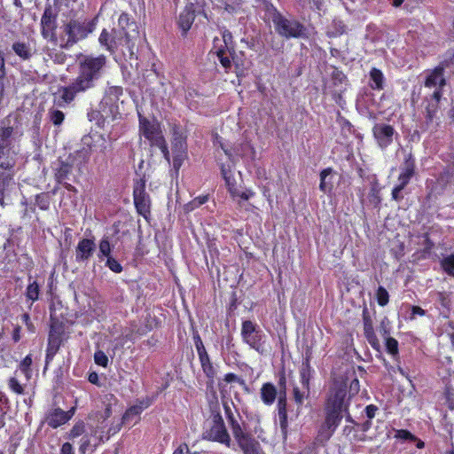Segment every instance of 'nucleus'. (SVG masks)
Masks as SVG:
<instances>
[{
    "mask_svg": "<svg viewBox=\"0 0 454 454\" xmlns=\"http://www.w3.org/2000/svg\"><path fill=\"white\" fill-rule=\"evenodd\" d=\"M76 76L67 85H60L52 94L54 106L66 108L74 105L79 95L97 87L107 69V58L104 54L80 53L76 58Z\"/></svg>",
    "mask_w": 454,
    "mask_h": 454,
    "instance_id": "obj_1",
    "label": "nucleus"
},
{
    "mask_svg": "<svg viewBox=\"0 0 454 454\" xmlns=\"http://www.w3.org/2000/svg\"><path fill=\"white\" fill-rule=\"evenodd\" d=\"M341 396L339 380H334L326 396L324 411L325 419L318 429V437L328 441L333 435L342 420Z\"/></svg>",
    "mask_w": 454,
    "mask_h": 454,
    "instance_id": "obj_2",
    "label": "nucleus"
},
{
    "mask_svg": "<svg viewBox=\"0 0 454 454\" xmlns=\"http://www.w3.org/2000/svg\"><path fill=\"white\" fill-rule=\"evenodd\" d=\"M98 18H73L61 25L58 36L61 49L68 50L77 43L85 40L96 29Z\"/></svg>",
    "mask_w": 454,
    "mask_h": 454,
    "instance_id": "obj_3",
    "label": "nucleus"
},
{
    "mask_svg": "<svg viewBox=\"0 0 454 454\" xmlns=\"http://www.w3.org/2000/svg\"><path fill=\"white\" fill-rule=\"evenodd\" d=\"M121 30H110L103 28L99 36L98 43L102 48L110 54L121 53L125 55L127 52L133 54L135 47L134 41L130 37L123 35Z\"/></svg>",
    "mask_w": 454,
    "mask_h": 454,
    "instance_id": "obj_4",
    "label": "nucleus"
},
{
    "mask_svg": "<svg viewBox=\"0 0 454 454\" xmlns=\"http://www.w3.org/2000/svg\"><path fill=\"white\" fill-rule=\"evenodd\" d=\"M139 132L149 141L151 147H157L160 150L165 159L169 160V151L162 133L160 122L151 121L142 114H138Z\"/></svg>",
    "mask_w": 454,
    "mask_h": 454,
    "instance_id": "obj_5",
    "label": "nucleus"
},
{
    "mask_svg": "<svg viewBox=\"0 0 454 454\" xmlns=\"http://www.w3.org/2000/svg\"><path fill=\"white\" fill-rule=\"evenodd\" d=\"M272 10V22L276 32L285 38H300L305 36L306 28L302 23L296 20H289L282 15L273 4H270Z\"/></svg>",
    "mask_w": 454,
    "mask_h": 454,
    "instance_id": "obj_6",
    "label": "nucleus"
},
{
    "mask_svg": "<svg viewBox=\"0 0 454 454\" xmlns=\"http://www.w3.org/2000/svg\"><path fill=\"white\" fill-rule=\"evenodd\" d=\"M202 438L210 442H219L228 448L231 447V439L219 411V407H217L216 411H212L211 425L209 428L203 432Z\"/></svg>",
    "mask_w": 454,
    "mask_h": 454,
    "instance_id": "obj_7",
    "label": "nucleus"
},
{
    "mask_svg": "<svg viewBox=\"0 0 454 454\" xmlns=\"http://www.w3.org/2000/svg\"><path fill=\"white\" fill-rule=\"evenodd\" d=\"M192 339L201 370L207 379V387H213L215 379L217 375V366L213 363L209 354L207 353L200 335L198 333H195L192 335Z\"/></svg>",
    "mask_w": 454,
    "mask_h": 454,
    "instance_id": "obj_8",
    "label": "nucleus"
},
{
    "mask_svg": "<svg viewBox=\"0 0 454 454\" xmlns=\"http://www.w3.org/2000/svg\"><path fill=\"white\" fill-rule=\"evenodd\" d=\"M240 335L243 342L251 348L254 349L259 354L264 353L266 336L255 322L244 320L241 324Z\"/></svg>",
    "mask_w": 454,
    "mask_h": 454,
    "instance_id": "obj_9",
    "label": "nucleus"
},
{
    "mask_svg": "<svg viewBox=\"0 0 454 454\" xmlns=\"http://www.w3.org/2000/svg\"><path fill=\"white\" fill-rule=\"evenodd\" d=\"M65 325L58 319L51 320L50 331L47 340V348L45 354V363H51L65 340Z\"/></svg>",
    "mask_w": 454,
    "mask_h": 454,
    "instance_id": "obj_10",
    "label": "nucleus"
},
{
    "mask_svg": "<svg viewBox=\"0 0 454 454\" xmlns=\"http://www.w3.org/2000/svg\"><path fill=\"white\" fill-rule=\"evenodd\" d=\"M145 177L134 180L133 201L137 214L147 220L151 216L152 200L149 193L145 191Z\"/></svg>",
    "mask_w": 454,
    "mask_h": 454,
    "instance_id": "obj_11",
    "label": "nucleus"
},
{
    "mask_svg": "<svg viewBox=\"0 0 454 454\" xmlns=\"http://www.w3.org/2000/svg\"><path fill=\"white\" fill-rule=\"evenodd\" d=\"M73 170V163L59 159L57 166L53 168L54 180L58 185L63 186L68 192L77 193L78 190L69 182L76 180Z\"/></svg>",
    "mask_w": 454,
    "mask_h": 454,
    "instance_id": "obj_12",
    "label": "nucleus"
},
{
    "mask_svg": "<svg viewBox=\"0 0 454 454\" xmlns=\"http://www.w3.org/2000/svg\"><path fill=\"white\" fill-rule=\"evenodd\" d=\"M58 14L59 11L51 4L45 5L40 22L41 35L44 39L58 42L56 35Z\"/></svg>",
    "mask_w": 454,
    "mask_h": 454,
    "instance_id": "obj_13",
    "label": "nucleus"
},
{
    "mask_svg": "<svg viewBox=\"0 0 454 454\" xmlns=\"http://www.w3.org/2000/svg\"><path fill=\"white\" fill-rule=\"evenodd\" d=\"M200 11V6L197 3L189 2L185 4L176 20V24L178 28L181 30L182 36H186L195 20L197 13H199Z\"/></svg>",
    "mask_w": 454,
    "mask_h": 454,
    "instance_id": "obj_14",
    "label": "nucleus"
},
{
    "mask_svg": "<svg viewBox=\"0 0 454 454\" xmlns=\"http://www.w3.org/2000/svg\"><path fill=\"white\" fill-rule=\"evenodd\" d=\"M123 96V88L121 86H109L106 89L103 98L100 102V107L103 111L108 108L109 114L114 115L118 113V104Z\"/></svg>",
    "mask_w": 454,
    "mask_h": 454,
    "instance_id": "obj_15",
    "label": "nucleus"
},
{
    "mask_svg": "<svg viewBox=\"0 0 454 454\" xmlns=\"http://www.w3.org/2000/svg\"><path fill=\"white\" fill-rule=\"evenodd\" d=\"M372 135L377 145L381 149H386L393 144L394 136L397 135L394 127L387 123H376L372 127Z\"/></svg>",
    "mask_w": 454,
    "mask_h": 454,
    "instance_id": "obj_16",
    "label": "nucleus"
},
{
    "mask_svg": "<svg viewBox=\"0 0 454 454\" xmlns=\"http://www.w3.org/2000/svg\"><path fill=\"white\" fill-rule=\"evenodd\" d=\"M96 247L94 238L80 239L75 247V262L78 263L88 262L96 251Z\"/></svg>",
    "mask_w": 454,
    "mask_h": 454,
    "instance_id": "obj_17",
    "label": "nucleus"
},
{
    "mask_svg": "<svg viewBox=\"0 0 454 454\" xmlns=\"http://www.w3.org/2000/svg\"><path fill=\"white\" fill-rule=\"evenodd\" d=\"M416 173L415 159L411 153L405 155L401 172L398 176V184L406 187Z\"/></svg>",
    "mask_w": 454,
    "mask_h": 454,
    "instance_id": "obj_18",
    "label": "nucleus"
},
{
    "mask_svg": "<svg viewBox=\"0 0 454 454\" xmlns=\"http://www.w3.org/2000/svg\"><path fill=\"white\" fill-rule=\"evenodd\" d=\"M363 325H364V335L368 341V343L371 345V347L376 350H380V342L379 339L376 336V333L374 332L373 323L372 319L368 312V309L366 308L363 310Z\"/></svg>",
    "mask_w": 454,
    "mask_h": 454,
    "instance_id": "obj_19",
    "label": "nucleus"
},
{
    "mask_svg": "<svg viewBox=\"0 0 454 454\" xmlns=\"http://www.w3.org/2000/svg\"><path fill=\"white\" fill-rule=\"evenodd\" d=\"M115 30H121V34L125 36H129L132 41L138 35V27L136 21L130 17L129 14L122 12L118 19L117 27H114Z\"/></svg>",
    "mask_w": 454,
    "mask_h": 454,
    "instance_id": "obj_20",
    "label": "nucleus"
},
{
    "mask_svg": "<svg viewBox=\"0 0 454 454\" xmlns=\"http://www.w3.org/2000/svg\"><path fill=\"white\" fill-rule=\"evenodd\" d=\"M243 454H264L260 442L250 434H247L236 440Z\"/></svg>",
    "mask_w": 454,
    "mask_h": 454,
    "instance_id": "obj_21",
    "label": "nucleus"
},
{
    "mask_svg": "<svg viewBox=\"0 0 454 454\" xmlns=\"http://www.w3.org/2000/svg\"><path fill=\"white\" fill-rule=\"evenodd\" d=\"M277 411L279 421V427L284 439H286L288 434V418H287V401L286 394L284 391L278 395Z\"/></svg>",
    "mask_w": 454,
    "mask_h": 454,
    "instance_id": "obj_22",
    "label": "nucleus"
},
{
    "mask_svg": "<svg viewBox=\"0 0 454 454\" xmlns=\"http://www.w3.org/2000/svg\"><path fill=\"white\" fill-rule=\"evenodd\" d=\"M424 85L426 88H440L446 85V79L444 78V66L438 65L431 70L426 76Z\"/></svg>",
    "mask_w": 454,
    "mask_h": 454,
    "instance_id": "obj_23",
    "label": "nucleus"
},
{
    "mask_svg": "<svg viewBox=\"0 0 454 454\" xmlns=\"http://www.w3.org/2000/svg\"><path fill=\"white\" fill-rule=\"evenodd\" d=\"M74 415V409L65 411L60 408H56L46 417V422L51 428H58L66 424Z\"/></svg>",
    "mask_w": 454,
    "mask_h": 454,
    "instance_id": "obj_24",
    "label": "nucleus"
},
{
    "mask_svg": "<svg viewBox=\"0 0 454 454\" xmlns=\"http://www.w3.org/2000/svg\"><path fill=\"white\" fill-rule=\"evenodd\" d=\"M311 351L307 349L300 369V381L303 387L309 390V381L312 376L313 369L310 365Z\"/></svg>",
    "mask_w": 454,
    "mask_h": 454,
    "instance_id": "obj_25",
    "label": "nucleus"
},
{
    "mask_svg": "<svg viewBox=\"0 0 454 454\" xmlns=\"http://www.w3.org/2000/svg\"><path fill=\"white\" fill-rule=\"evenodd\" d=\"M12 50L22 61L30 60L35 53V49H34L28 42H14L12 45Z\"/></svg>",
    "mask_w": 454,
    "mask_h": 454,
    "instance_id": "obj_26",
    "label": "nucleus"
},
{
    "mask_svg": "<svg viewBox=\"0 0 454 454\" xmlns=\"http://www.w3.org/2000/svg\"><path fill=\"white\" fill-rule=\"evenodd\" d=\"M333 169L325 168L320 171L319 190L325 194H331L334 187Z\"/></svg>",
    "mask_w": 454,
    "mask_h": 454,
    "instance_id": "obj_27",
    "label": "nucleus"
},
{
    "mask_svg": "<svg viewBox=\"0 0 454 454\" xmlns=\"http://www.w3.org/2000/svg\"><path fill=\"white\" fill-rule=\"evenodd\" d=\"M339 387L340 388V396H341V402H342V407H341V413H342V419L345 418V420L348 423L356 424L355 420L353 419L350 412H349V398H347V388L348 385L346 381L343 380H339Z\"/></svg>",
    "mask_w": 454,
    "mask_h": 454,
    "instance_id": "obj_28",
    "label": "nucleus"
},
{
    "mask_svg": "<svg viewBox=\"0 0 454 454\" xmlns=\"http://www.w3.org/2000/svg\"><path fill=\"white\" fill-rule=\"evenodd\" d=\"M27 280L28 285L26 287L24 295L26 301L30 302V305H33V303L37 301L40 298L41 286L35 279H33L31 275H28Z\"/></svg>",
    "mask_w": 454,
    "mask_h": 454,
    "instance_id": "obj_29",
    "label": "nucleus"
},
{
    "mask_svg": "<svg viewBox=\"0 0 454 454\" xmlns=\"http://www.w3.org/2000/svg\"><path fill=\"white\" fill-rule=\"evenodd\" d=\"M260 395L262 402L265 405H271L274 403L277 398L278 389L273 383L265 382L262 385L260 389Z\"/></svg>",
    "mask_w": 454,
    "mask_h": 454,
    "instance_id": "obj_30",
    "label": "nucleus"
},
{
    "mask_svg": "<svg viewBox=\"0 0 454 454\" xmlns=\"http://www.w3.org/2000/svg\"><path fill=\"white\" fill-rule=\"evenodd\" d=\"M51 196L49 192H43L35 196V204L29 207L32 213L35 212L36 207L43 211H48L51 207Z\"/></svg>",
    "mask_w": 454,
    "mask_h": 454,
    "instance_id": "obj_31",
    "label": "nucleus"
},
{
    "mask_svg": "<svg viewBox=\"0 0 454 454\" xmlns=\"http://www.w3.org/2000/svg\"><path fill=\"white\" fill-rule=\"evenodd\" d=\"M233 165L228 163H221L220 169L221 175L223 178L229 192H233L235 190L236 180L232 172Z\"/></svg>",
    "mask_w": 454,
    "mask_h": 454,
    "instance_id": "obj_32",
    "label": "nucleus"
},
{
    "mask_svg": "<svg viewBox=\"0 0 454 454\" xmlns=\"http://www.w3.org/2000/svg\"><path fill=\"white\" fill-rule=\"evenodd\" d=\"M369 86L373 90H382L384 89L385 77L382 71L377 67H372L370 72Z\"/></svg>",
    "mask_w": 454,
    "mask_h": 454,
    "instance_id": "obj_33",
    "label": "nucleus"
},
{
    "mask_svg": "<svg viewBox=\"0 0 454 454\" xmlns=\"http://www.w3.org/2000/svg\"><path fill=\"white\" fill-rule=\"evenodd\" d=\"M442 89L443 87L435 88L434 91L431 95L432 102L429 103L426 107L427 118L430 120L433 119L434 115L436 114L438 110L439 103L442 97Z\"/></svg>",
    "mask_w": 454,
    "mask_h": 454,
    "instance_id": "obj_34",
    "label": "nucleus"
},
{
    "mask_svg": "<svg viewBox=\"0 0 454 454\" xmlns=\"http://www.w3.org/2000/svg\"><path fill=\"white\" fill-rule=\"evenodd\" d=\"M240 420L241 417L238 411H236V415L230 416V419H227L235 441L239 437L248 434V432H246L242 427Z\"/></svg>",
    "mask_w": 454,
    "mask_h": 454,
    "instance_id": "obj_35",
    "label": "nucleus"
},
{
    "mask_svg": "<svg viewBox=\"0 0 454 454\" xmlns=\"http://www.w3.org/2000/svg\"><path fill=\"white\" fill-rule=\"evenodd\" d=\"M222 37L223 41V44L218 47V49H224L228 51L229 55L234 58L237 57L236 50H235V44L233 42V36L231 31L228 29H225L222 33Z\"/></svg>",
    "mask_w": 454,
    "mask_h": 454,
    "instance_id": "obj_36",
    "label": "nucleus"
},
{
    "mask_svg": "<svg viewBox=\"0 0 454 454\" xmlns=\"http://www.w3.org/2000/svg\"><path fill=\"white\" fill-rule=\"evenodd\" d=\"M10 145V143L0 142V168L3 169H10L13 167L8 160Z\"/></svg>",
    "mask_w": 454,
    "mask_h": 454,
    "instance_id": "obj_37",
    "label": "nucleus"
},
{
    "mask_svg": "<svg viewBox=\"0 0 454 454\" xmlns=\"http://www.w3.org/2000/svg\"><path fill=\"white\" fill-rule=\"evenodd\" d=\"M228 52L227 50L224 49H216L215 55L217 56L221 66L224 68L225 73H229V70L231 68L232 62L235 63L236 66L238 64L235 62V59H233L232 57L230 55L226 56V53Z\"/></svg>",
    "mask_w": 454,
    "mask_h": 454,
    "instance_id": "obj_38",
    "label": "nucleus"
},
{
    "mask_svg": "<svg viewBox=\"0 0 454 454\" xmlns=\"http://www.w3.org/2000/svg\"><path fill=\"white\" fill-rule=\"evenodd\" d=\"M12 182V176L10 174L0 172V205L5 206L4 196L5 192Z\"/></svg>",
    "mask_w": 454,
    "mask_h": 454,
    "instance_id": "obj_39",
    "label": "nucleus"
},
{
    "mask_svg": "<svg viewBox=\"0 0 454 454\" xmlns=\"http://www.w3.org/2000/svg\"><path fill=\"white\" fill-rule=\"evenodd\" d=\"M112 247L108 237H103L98 244V257L99 261H103L105 257L111 256Z\"/></svg>",
    "mask_w": 454,
    "mask_h": 454,
    "instance_id": "obj_40",
    "label": "nucleus"
},
{
    "mask_svg": "<svg viewBox=\"0 0 454 454\" xmlns=\"http://www.w3.org/2000/svg\"><path fill=\"white\" fill-rule=\"evenodd\" d=\"M6 259L7 262L0 261V274L4 277L15 270V254L9 255L4 260Z\"/></svg>",
    "mask_w": 454,
    "mask_h": 454,
    "instance_id": "obj_41",
    "label": "nucleus"
},
{
    "mask_svg": "<svg viewBox=\"0 0 454 454\" xmlns=\"http://www.w3.org/2000/svg\"><path fill=\"white\" fill-rule=\"evenodd\" d=\"M332 30L327 32L329 37H337L346 33L347 26L340 20H333L332 22Z\"/></svg>",
    "mask_w": 454,
    "mask_h": 454,
    "instance_id": "obj_42",
    "label": "nucleus"
},
{
    "mask_svg": "<svg viewBox=\"0 0 454 454\" xmlns=\"http://www.w3.org/2000/svg\"><path fill=\"white\" fill-rule=\"evenodd\" d=\"M380 190L379 181L375 179L371 184L369 192L370 200L375 206H379L381 203Z\"/></svg>",
    "mask_w": 454,
    "mask_h": 454,
    "instance_id": "obj_43",
    "label": "nucleus"
},
{
    "mask_svg": "<svg viewBox=\"0 0 454 454\" xmlns=\"http://www.w3.org/2000/svg\"><path fill=\"white\" fill-rule=\"evenodd\" d=\"M50 121L55 126H60L65 120V114L59 109L50 108L48 112Z\"/></svg>",
    "mask_w": 454,
    "mask_h": 454,
    "instance_id": "obj_44",
    "label": "nucleus"
},
{
    "mask_svg": "<svg viewBox=\"0 0 454 454\" xmlns=\"http://www.w3.org/2000/svg\"><path fill=\"white\" fill-rule=\"evenodd\" d=\"M32 363H33L32 355L28 354L21 360V362L19 364V369L26 376L27 379H30V377H31Z\"/></svg>",
    "mask_w": 454,
    "mask_h": 454,
    "instance_id": "obj_45",
    "label": "nucleus"
},
{
    "mask_svg": "<svg viewBox=\"0 0 454 454\" xmlns=\"http://www.w3.org/2000/svg\"><path fill=\"white\" fill-rule=\"evenodd\" d=\"M331 80H332L333 85L337 87L339 85L347 83L348 77L341 70H340L338 67H334L333 70L331 74Z\"/></svg>",
    "mask_w": 454,
    "mask_h": 454,
    "instance_id": "obj_46",
    "label": "nucleus"
},
{
    "mask_svg": "<svg viewBox=\"0 0 454 454\" xmlns=\"http://www.w3.org/2000/svg\"><path fill=\"white\" fill-rule=\"evenodd\" d=\"M398 341L393 337H386L385 340V347L386 351L392 356L393 357H395L399 355V348H398Z\"/></svg>",
    "mask_w": 454,
    "mask_h": 454,
    "instance_id": "obj_47",
    "label": "nucleus"
},
{
    "mask_svg": "<svg viewBox=\"0 0 454 454\" xmlns=\"http://www.w3.org/2000/svg\"><path fill=\"white\" fill-rule=\"evenodd\" d=\"M376 300L380 307H385L389 301V294L387 289L380 286L376 291Z\"/></svg>",
    "mask_w": 454,
    "mask_h": 454,
    "instance_id": "obj_48",
    "label": "nucleus"
},
{
    "mask_svg": "<svg viewBox=\"0 0 454 454\" xmlns=\"http://www.w3.org/2000/svg\"><path fill=\"white\" fill-rule=\"evenodd\" d=\"M208 200V197L207 195L198 196L193 199L192 201L185 205V208L188 211L194 210L195 208L200 207L205 204Z\"/></svg>",
    "mask_w": 454,
    "mask_h": 454,
    "instance_id": "obj_49",
    "label": "nucleus"
},
{
    "mask_svg": "<svg viewBox=\"0 0 454 454\" xmlns=\"http://www.w3.org/2000/svg\"><path fill=\"white\" fill-rule=\"evenodd\" d=\"M233 192H230L231 196L233 198V199H236V198H240L241 200H250L252 197L254 196V192H253L252 190H246L244 192H239L237 188V185H235V190L232 191Z\"/></svg>",
    "mask_w": 454,
    "mask_h": 454,
    "instance_id": "obj_50",
    "label": "nucleus"
},
{
    "mask_svg": "<svg viewBox=\"0 0 454 454\" xmlns=\"http://www.w3.org/2000/svg\"><path fill=\"white\" fill-rule=\"evenodd\" d=\"M87 118L90 121H95L98 125H100L105 121L101 111L92 108L88 111Z\"/></svg>",
    "mask_w": 454,
    "mask_h": 454,
    "instance_id": "obj_51",
    "label": "nucleus"
},
{
    "mask_svg": "<svg viewBox=\"0 0 454 454\" xmlns=\"http://www.w3.org/2000/svg\"><path fill=\"white\" fill-rule=\"evenodd\" d=\"M423 239H424V241H423L422 253L424 255H429V254H431V253L434 247V243L430 239L429 233H427V232L423 235Z\"/></svg>",
    "mask_w": 454,
    "mask_h": 454,
    "instance_id": "obj_52",
    "label": "nucleus"
},
{
    "mask_svg": "<svg viewBox=\"0 0 454 454\" xmlns=\"http://www.w3.org/2000/svg\"><path fill=\"white\" fill-rule=\"evenodd\" d=\"M106 266L114 273H121L123 270L121 264L113 256L106 258Z\"/></svg>",
    "mask_w": 454,
    "mask_h": 454,
    "instance_id": "obj_53",
    "label": "nucleus"
},
{
    "mask_svg": "<svg viewBox=\"0 0 454 454\" xmlns=\"http://www.w3.org/2000/svg\"><path fill=\"white\" fill-rule=\"evenodd\" d=\"M442 267L446 273L451 275L454 271V254L448 255L442 261Z\"/></svg>",
    "mask_w": 454,
    "mask_h": 454,
    "instance_id": "obj_54",
    "label": "nucleus"
},
{
    "mask_svg": "<svg viewBox=\"0 0 454 454\" xmlns=\"http://www.w3.org/2000/svg\"><path fill=\"white\" fill-rule=\"evenodd\" d=\"M94 361L99 366L106 368L109 363L107 356L102 350H97L94 354Z\"/></svg>",
    "mask_w": 454,
    "mask_h": 454,
    "instance_id": "obj_55",
    "label": "nucleus"
},
{
    "mask_svg": "<svg viewBox=\"0 0 454 454\" xmlns=\"http://www.w3.org/2000/svg\"><path fill=\"white\" fill-rule=\"evenodd\" d=\"M395 438L403 441H414L417 440V436L411 434L407 429H397L395 430Z\"/></svg>",
    "mask_w": 454,
    "mask_h": 454,
    "instance_id": "obj_56",
    "label": "nucleus"
},
{
    "mask_svg": "<svg viewBox=\"0 0 454 454\" xmlns=\"http://www.w3.org/2000/svg\"><path fill=\"white\" fill-rule=\"evenodd\" d=\"M8 386L10 389L18 395H22L24 393V388L20 383V381L15 377H11L8 380Z\"/></svg>",
    "mask_w": 454,
    "mask_h": 454,
    "instance_id": "obj_57",
    "label": "nucleus"
},
{
    "mask_svg": "<svg viewBox=\"0 0 454 454\" xmlns=\"http://www.w3.org/2000/svg\"><path fill=\"white\" fill-rule=\"evenodd\" d=\"M13 130L14 129L12 126L2 127L0 129V142L10 143L8 140L12 136Z\"/></svg>",
    "mask_w": 454,
    "mask_h": 454,
    "instance_id": "obj_58",
    "label": "nucleus"
},
{
    "mask_svg": "<svg viewBox=\"0 0 454 454\" xmlns=\"http://www.w3.org/2000/svg\"><path fill=\"white\" fill-rule=\"evenodd\" d=\"M223 380L226 383H238L239 385L245 384V380L233 372L226 373Z\"/></svg>",
    "mask_w": 454,
    "mask_h": 454,
    "instance_id": "obj_59",
    "label": "nucleus"
},
{
    "mask_svg": "<svg viewBox=\"0 0 454 454\" xmlns=\"http://www.w3.org/2000/svg\"><path fill=\"white\" fill-rule=\"evenodd\" d=\"M405 187L402 186V185H399V184H396L393 190H392V192H391V197H392V200H395V201H401L403 200V196L401 194L402 191L404 189Z\"/></svg>",
    "mask_w": 454,
    "mask_h": 454,
    "instance_id": "obj_60",
    "label": "nucleus"
},
{
    "mask_svg": "<svg viewBox=\"0 0 454 454\" xmlns=\"http://www.w3.org/2000/svg\"><path fill=\"white\" fill-rule=\"evenodd\" d=\"M21 321L24 323V325H26L28 332H30V333L35 332V327L34 324L32 323L30 315L28 313H24L21 315Z\"/></svg>",
    "mask_w": 454,
    "mask_h": 454,
    "instance_id": "obj_61",
    "label": "nucleus"
},
{
    "mask_svg": "<svg viewBox=\"0 0 454 454\" xmlns=\"http://www.w3.org/2000/svg\"><path fill=\"white\" fill-rule=\"evenodd\" d=\"M294 400L298 405H302L304 401V394L299 389L298 387H294L293 389Z\"/></svg>",
    "mask_w": 454,
    "mask_h": 454,
    "instance_id": "obj_62",
    "label": "nucleus"
},
{
    "mask_svg": "<svg viewBox=\"0 0 454 454\" xmlns=\"http://www.w3.org/2000/svg\"><path fill=\"white\" fill-rule=\"evenodd\" d=\"M359 388H360L359 380L356 378H355L350 382V385H349V396L348 398L350 399L351 396L356 395L359 392Z\"/></svg>",
    "mask_w": 454,
    "mask_h": 454,
    "instance_id": "obj_63",
    "label": "nucleus"
},
{
    "mask_svg": "<svg viewBox=\"0 0 454 454\" xmlns=\"http://www.w3.org/2000/svg\"><path fill=\"white\" fill-rule=\"evenodd\" d=\"M90 440L85 436L81 439V443L79 447V451L82 454H86L87 451L90 450Z\"/></svg>",
    "mask_w": 454,
    "mask_h": 454,
    "instance_id": "obj_64",
    "label": "nucleus"
}]
</instances>
